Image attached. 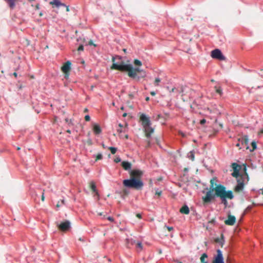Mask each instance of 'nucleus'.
<instances>
[{"label": "nucleus", "mask_w": 263, "mask_h": 263, "mask_svg": "<svg viewBox=\"0 0 263 263\" xmlns=\"http://www.w3.org/2000/svg\"><path fill=\"white\" fill-rule=\"evenodd\" d=\"M216 181V177L211 179L209 190L202 198L203 202L204 204L209 203L217 197L220 198L221 202L227 205V199H232L234 198L233 192L231 190L227 191L224 185L221 184H217Z\"/></svg>", "instance_id": "f257e3e1"}, {"label": "nucleus", "mask_w": 263, "mask_h": 263, "mask_svg": "<svg viewBox=\"0 0 263 263\" xmlns=\"http://www.w3.org/2000/svg\"><path fill=\"white\" fill-rule=\"evenodd\" d=\"M115 60V59L113 57L112 58V62H114ZM111 69H116L121 71H127L129 77L136 79L138 81H139L140 78H145L146 76V72L144 70L139 67L133 68L132 65L130 64H125L123 62L120 64L114 63L111 66Z\"/></svg>", "instance_id": "f03ea898"}, {"label": "nucleus", "mask_w": 263, "mask_h": 263, "mask_svg": "<svg viewBox=\"0 0 263 263\" xmlns=\"http://www.w3.org/2000/svg\"><path fill=\"white\" fill-rule=\"evenodd\" d=\"M130 178L124 180L123 184L124 186L133 188L136 190H141L143 186V183L141 180L143 172L139 170H134L130 172Z\"/></svg>", "instance_id": "7ed1b4c3"}, {"label": "nucleus", "mask_w": 263, "mask_h": 263, "mask_svg": "<svg viewBox=\"0 0 263 263\" xmlns=\"http://www.w3.org/2000/svg\"><path fill=\"white\" fill-rule=\"evenodd\" d=\"M140 121L141 122L142 125L143 127L145 137L146 138V142L147 145L146 147L148 148L151 146V135L154 132V129L150 126L151 121L149 117H147L145 114H141L140 116Z\"/></svg>", "instance_id": "20e7f679"}, {"label": "nucleus", "mask_w": 263, "mask_h": 263, "mask_svg": "<svg viewBox=\"0 0 263 263\" xmlns=\"http://www.w3.org/2000/svg\"><path fill=\"white\" fill-rule=\"evenodd\" d=\"M211 55L213 59H217L220 61L226 60L225 57L222 54L221 51L219 49H215L212 50Z\"/></svg>", "instance_id": "39448f33"}, {"label": "nucleus", "mask_w": 263, "mask_h": 263, "mask_svg": "<svg viewBox=\"0 0 263 263\" xmlns=\"http://www.w3.org/2000/svg\"><path fill=\"white\" fill-rule=\"evenodd\" d=\"M212 263H224L222 252L219 249L217 250V254L214 256Z\"/></svg>", "instance_id": "423d86ee"}, {"label": "nucleus", "mask_w": 263, "mask_h": 263, "mask_svg": "<svg viewBox=\"0 0 263 263\" xmlns=\"http://www.w3.org/2000/svg\"><path fill=\"white\" fill-rule=\"evenodd\" d=\"M58 227L60 230L63 232H65L67 231L70 228V223L69 221L66 220L61 222L60 224L58 225Z\"/></svg>", "instance_id": "0eeeda50"}, {"label": "nucleus", "mask_w": 263, "mask_h": 263, "mask_svg": "<svg viewBox=\"0 0 263 263\" xmlns=\"http://www.w3.org/2000/svg\"><path fill=\"white\" fill-rule=\"evenodd\" d=\"M71 62L67 61L62 67L61 69L65 74H68L70 70Z\"/></svg>", "instance_id": "6e6552de"}, {"label": "nucleus", "mask_w": 263, "mask_h": 263, "mask_svg": "<svg viewBox=\"0 0 263 263\" xmlns=\"http://www.w3.org/2000/svg\"><path fill=\"white\" fill-rule=\"evenodd\" d=\"M236 222V218L234 216L229 215L228 219L224 221V223L228 226H233Z\"/></svg>", "instance_id": "1a4fd4ad"}, {"label": "nucleus", "mask_w": 263, "mask_h": 263, "mask_svg": "<svg viewBox=\"0 0 263 263\" xmlns=\"http://www.w3.org/2000/svg\"><path fill=\"white\" fill-rule=\"evenodd\" d=\"M244 186V183L242 179L237 180V184L234 188V191L236 192H240L242 191Z\"/></svg>", "instance_id": "9d476101"}, {"label": "nucleus", "mask_w": 263, "mask_h": 263, "mask_svg": "<svg viewBox=\"0 0 263 263\" xmlns=\"http://www.w3.org/2000/svg\"><path fill=\"white\" fill-rule=\"evenodd\" d=\"M8 4L9 8L11 9H13L15 8V4L20 0H5Z\"/></svg>", "instance_id": "9b49d317"}, {"label": "nucleus", "mask_w": 263, "mask_h": 263, "mask_svg": "<svg viewBox=\"0 0 263 263\" xmlns=\"http://www.w3.org/2000/svg\"><path fill=\"white\" fill-rule=\"evenodd\" d=\"M49 4L53 6H55L57 7H59L60 6H66L65 4L61 3L59 0H53L50 2Z\"/></svg>", "instance_id": "f8f14e48"}, {"label": "nucleus", "mask_w": 263, "mask_h": 263, "mask_svg": "<svg viewBox=\"0 0 263 263\" xmlns=\"http://www.w3.org/2000/svg\"><path fill=\"white\" fill-rule=\"evenodd\" d=\"M238 141L241 142V144L245 145L246 146L248 145L249 143V138L248 136L247 135L243 136L240 138H239L238 139Z\"/></svg>", "instance_id": "ddd939ff"}, {"label": "nucleus", "mask_w": 263, "mask_h": 263, "mask_svg": "<svg viewBox=\"0 0 263 263\" xmlns=\"http://www.w3.org/2000/svg\"><path fill=\"white\" fill-rule=\"evenodd\" d=\"M89 187L93 192L96 193V195L99 197V193L96 189V185L93 181H91L89 183Z\"/></svg>", "instance_id": "4468645a"}, {"label": "nucleus", "mask_w": 263, "mask_h": 263, "mask_svg": "<svg viewBox=\"0 0 263 263\" xmlns=\"http://www.w3.org/2000/svg\"><path fill=\"white\" fill-rule=\"evenodd\" d=\"M121 165L125 170H128L131 168L132 164L127 161H123Z\"/></svg>", "instance_id": "2eb2a0df"}, {"label": "nucleus", "mask_w": 263, "mask_h": 263, "mask_svg": "<svg viewBox=\"0 0 263 263\" xmlns=\"http://www.w3.org/2000/svg\"><path fill=\"white\" fill-rule=\"evenodd\" d=\"M180 212L184 214H189L190 213V210L189 207L186 205H183L180 209Z\"/></svg>", "instance_id": "dca6fc26"}, {"label": "nucleus", "mask_w": 263, "mask_h": 263, "mask_svg": "<svg viewBox=\"0 0 263 263\" xmlns=\"http://www.w3.org/2000/svg\"><path fill=\"white\" fill-rule=\"evenodd\" d=\"M93 130L94 133L97 135L100 134L102 132L100 126L96 124L93 125Z\"/></svg>", "instance_id": "f3484780"}, {"label": "nucleus", "mask_w": 263, "mask_h": 263, "mask_svg": "<svg viewBox=\"0 0 263 263\" xmlns=\"http://www.w3.org/2000/svg\"><path fill=\"white\" fill-rule=\"evenodd\" d=\"M129 191L126 189H124L120 192V194L122 198L124 199L128 194Z\"/></svg>", "instance_id": "a211bd4d"}, {"label": "nucleus", "mask_w": 263, "mask_h": 263, "mask_svg": "<svg viewBox=\"0 0 263 263\" xmlns=\"http://www.w3.org/2000/svg\"><path fill=\"white\" fill-rule=\"evenodd\" d=\"M232 167L233 170V171H239L241 166L236 163H233L232 164Z\"/></svg>", "instance_id": "6ab92c4d"}, {"label": "nucleus", "mask_w": 263, "mask_h": 263, "mask_svg": "<svg viewBox=\"0 0 263 263\" xmlns=\"http://www.w3.org/2000/svg\"><path fill=\"white\" fill-rule=\"evenodd\" d=\"M207 258H208V255L206 253L202 254L200 258L201 262V263H208V261L206 260V259H207Z\"/></svg>", "instance_id": "aec40b11"}, {"label": "nucleus", "mask_w": 263, "mask_h": 263, "mask_svg": "<svg viewBox=\"0 0 263 263\" xmlns=\"http://www.w3.org/2000/svg\"><path fill=\"white\" fill-rule=\"evenodd\" d=\"M215 242L217 243H219L221 245V246L223 245V235L222 234H221V237L220 238H217L215 240Z\"/></svg>", "instance_id": "412c9836"}, {"label": "nucleus", "mask_w": 263, "mask_h": 263, "mask_svg": "<svg viewBox=\"0 0 263 263\" xmlns=\"http://www.w3.org/2000/svg\"><path fill=\"white\" fill-rule=\"evenodd\" d=\"M136 249L137 250V251L140 252L142 251L143 248V246L141 242H138L136 244Z\"/></svg>", "instance_id": "4be33fe9"}, {"label": "nucleus", "mask_w": 263, "mask_h": 263, "mask_svg": "<svg viewBox=\"0 0 263 263\" xmlns=\"http://www.w3.org/2000/svg\"><path fill=\"white\" fill-rule=\"evenodd\" d=\"M134 64L136 66H140L142 65V62L138 59H135L134 61Z\"/></svg>", "instance_id": "5701e85b"}, {"label": "nucleus", "mask_w": 263, "mask_h": 263, "mask_svg": "<svg viewBox=\"0 0 263 263\" xmlns=\"http://www.w3.org/2000/svg\"><path fill=\"white\" fill-rule=\"evenodd\" d=\"M189 158L192 161H194V159H195V156H194V153L193 152H190L189 154Z\"/></svg>", "instance_id": "b1692460"}, {"label": "nucleus", "mask_w": 263, "mask_h": 263, "mask_svg": "<svg viewBox=\"0 0 263 263\" xmlns=\"http://www.w3.org/2000/svg\"><path fill=\"white\" fill-rule=\"evenodd\" d=\"M108 149L110 151L112 154H115L117 152V148L114 147H109Z\"/></svg>", "instance_id": "393cba45"}, {"label": "nucleus", "mask_w": 263, "mask_h": 263, "mask_svg": "<svg viewBox=\"0 0 263 263\" xmlns=\"http://www.w3.org/2000/svg\"><path fill=\"white\" fill-rule=\"evenodd\" d=\"M239 175V171H233L232 173V176L234 177H238Z\"/></svg>", "instance_id": "a878e982"}, {"label": "nucleus", "mask_w": 263, "mask_h": 263, "mask_svg": "<svg viewBox=\"0 0 263 263\" xmlns=\"http://www.w3.org/2000/svg\"><path fill=\"white\" fill-rule=\"evenodd\" d=\"M215 88L217 93L220 95L222 93V91L220 87H215Z\"/></svg>", "instance_id": "bb28decb"}, {"label": "nucleus", "mask_w": 263, "mask_h": 263, "mask_svg": "<svg viewBox=\"0 0 263 263\" xmlns=\"http://www.w3.org/2000/svg\"><path fill=\"white\" fill-rule=\"evenodd\" d=\"M251 146L252 147V149L251 150V151H254L256 148V143L255 141H253L251 143Z\"/></svg>", "instance_id": "cd10ccee"}, {"label": "nucleus", "mask_w": 263, "mask_h": 263, "mask_svg": "<svg viewBox=\"0 0 263 263\" xmlns=\"http://www.w3.org/2000/svg\"><path fill=\"white\" fill-rule=\"evenodd\" d=\"M161 82V80L159 78H156L155 80V86H158L159 83Z\"/></svg>", "instance_id": "c85d7f7f"}, {"label": "nucleus", "mask_w": 263, "mask_h": 263, "mask_svg": "<svg viewBox=\"0 0 263 263\" xmlns=\"http://www.w3.org/2000/svg\"><path fill=\"white\" fill-rule=\"evenodd\" d=\"M102 157L103 156L101 154H98L96 156V161L102 159Z\"/></svg>", "instance_id": "c756f323"}, {"label": "nucleus", "mask_w": 263, "mask_h": 263, "mask_svg": "<svg viewBox=\"0 0 263 263\" xmlns=\"http://www.w3.org/2000/svg\"><path fill=\"white\" fill-rule=\"evenodd\" d=\"M114 161L116 162V163H118L119 162L121 161V159L119 157H116V158L114 159Z\"/></svg>", "instance_id": "7c9ffc66"}, {"label": "nucleus", "mask_w": 263, "mask_h": 263, "mask_svg": "<svg viewBox=\"0 0 263 263\" xmlns=\"http://www.w3.org/2000/svg\"><path fill=\"white\" fill-rule=\"evenodd\" d=\"M164 228H166L168 231H171L174 229L173 227H168V226H165L164 227Z\"/></svg>", "instance_id": "2f4dec72"}, {"label": "nucleus", "mask_w": 263, "mask_h": 263, "mask_svg": "<svg viewBox=\"0 0 263 263\" xmlns=\"http://www.w3.org/2000/svg\"><path fill=\"white\" fill-rule=\"evenodd\" d=\"M155 194L158 195V196H160L162 194V192L161 191H156Z\"/></svg>", "instance_id": "473e14b6"}, {"label": "nucleus", "mask_w": 263, "mask_h": 263, "mask_svg": "<svg viewBox=\"0 0 263 263\" xmlns=\"http://www.w3.org/2000/svg\"><path fill=\"white\" fill-rule=\"evenodd\" d=\"M85 121H90V116H89V115H86V116H85Z\"/></svg>", "instance_id": "72a5a7b5"}, {"label": "nucleus", "mask_w": 263, "mask_h": 263, "mask_svg": "<svg viewBox=\"0 0 263 263\" xmlns=\"http://www.w3.org/2000/svg\"><path fill=\"white\" fill-rule=\"evenodd\" d=\"M83 50H84V47H83V45H80V46L78 47V50L79 51H83Z\"/></svg>", "instance_id": "f704fd0d"}, {"label": "nucleus", "mask_w": 263, "mask_h": 263, "mask_svg": "<svg viewBox=\"0 0 263 263\" xmlns=\"http://www.w3.org/2000/svg\"><path fill=\"white\" fill-rule=\"evenodd\" d=\"M205 122H206V120H205V119H202V120H200V123L201 124H204V123H205Z\"/></svg>", "instance_id": "c9c22d12"}, {"label": "nucleus", "mask_w": 263, "mask_h": 263, "mask_svg": "<svg viewBox=\"0 0 263 263\" xmlns=\"http://www.w3.org/2000/svg\"><path fill=\"white\" fill-rule=\"evenodd\" d=\"M88 45H93L94 46H96V45L95 44H93V42L92 40H90L89 42H88Z\"/></svg>", "instance_id": "e433bc0d"}, {"label": "nucleus", "mask_w": 263, "mask_h": 263, "mask_svg": "<svg viewBox=\"0 0 263 263\" xmlns=\"http://www.w3.org/2000/svg\"><path fill=\"white\" fill-rule=\"evenodd\" d=\"M215 222V219H212L211 220L209 221V223L213 224Z\"/></svg>", "instance_id": "4c0bfd02"}, {"label": "nucleus", "mask_w": 263, "mask_h": 263, "mask_svg": "<svg viewBox=\"0 0 263 263\" xmlns=\"http://www.w3.org/2000/svg\"><path fill=\"white\" fill-rule=\"evenodd\" d=\"M62 204L61 203L60 201H58V203L56 205L57 208H59L61 206Z\"/></svg>", "instance_id": "58836bf2"}, {"label": "nucleus", "mask_w": 263, "mask_h": 263, "mask_svg": "<svg viewBox=\"0 0 263 263\" xmlns=\"http://www.w3.org/2000/svg\"><path fill=\"white\" fill-rule=\"evenodd\" d=\"M136 217H138V218L139 219H141V215L139 213H138L136 214Z\"/></svg>", "instance_id": "ea45409f"}, {"label": "nucleus", "mask_w": 263, "mask_h": 263, "mask_svg": "<svg viewBox=\"0 0 263 263\" xmlns=\"http://www.w3.org/2000/svg\"><path fill=\"white\" fill-rule=\"evenodd\" d=\"M107 219L110 221H114V218L111 217H107Z\"/></svg>", "instance_id": "a19ab883"}, {"label": "nucleus", "mask_w": 263, "mask_h": 263, "mask_svg": "<svg viewBox=\"0 0 263 263\" xmlns=\"http://www.w3.org/2000/svg\"><path fill=\"white\" fill-rule=\"evenodd\" d=\"M117 132H118V133H122V132H123V130H122V128H119V129H117Z\"/></svg>", "instance_id": "79ce46f5"}, {"label": "nucleus", "mask_w": 263, "mask_h": 263, "mask_svg": "<svg viewBox=\"0 0 263 263\" xmlns=\"http://www.w3.org/2000/svg\"><path fill=\"white\" fill-rule=\"evenodd\" d=\"M44 200H45V196H44V193L43 192V194H42V200L43 201H44Z\"/></svg>", "instance_id": "37998d69"}, {"label": "nucleus", "mask_w": 263, "mask_h": 263, "mask_svg": "<svg viewBox=\"0 0 263 263\" xmlns=\"http://www.w3.org/2000/svg\"><path fill=\"white\" fill-rule=\"evenodd\" d=\"M65 7H66V10L67 12H69V6H64Z\"/></svg>", "instance_id": "c03bdc74"}, {"label": "nucleus", "mask_w": 263, "mask_h": 263, "mask_svg": "<svg viewBox=\"0 0 263 263\" xmlns=\"http://www.w3.org/2000/svg\"><path fill=\"white\" fill-rule=\"evenodd\" d=\"M35 9H36V10H39V9H40V5H39V4H37V5H36V6H35Z\"/></svg>", "instance_id": "a18cd8bd"}, {"label": "nucleus", "mask_w": 263, "mask_h": 263, "mask_svg": "<svg viewBox=\"0 0 263 263\" xmlns=\"http://www.w3.org/2000/svg\"><path fill=\"white\" fill-rule=\"evenodd\" d=\"M151 95L152 96H155V95H156V92H154V91H151Z\"/></svg>", "instance_id": "49530a36"}, {"label": "nucleus", "mask_w": 263, "mask_h": 263, "mask_svg": "<svg viewBox=\"0 0 263 263\" xmlns=\"http://www.w3.org/2000/svg\"><path fill=\"white\" fill-rule=\"evenodd\" d=\"M60 202H61V203L62 205L65 204V200H63H63H61L60 201Z\"/></svg>", "instance_id": "de8ad7c7"}, {"label": "nucleus", "mask_w": 263, "mask_h": 263, "mask_svg": "<svg viewBox=\"0 0 263 263\" xmlns=\"http://www.w3.org/2000/svg\"><path fill=\"white\" fill-rule=\"evenodd\" d=\"M13 75L15 78H16V77H17V73H16V72H14V73H13Z\"/></svg>", "instance_id": "09e8293b"}, {"label": "nucleus", "mask_w": 263, "mask_h": 263, "mask_svg": "<svg viewBox=\"0 0 263 263\" xmlns=\"http://www.w3.org/2000/svg\"><path fill=\"white\" fill-rule=\"evenodd\" d=\"M263 134V129H261L259 132V134Z\"/></svg>", "instance_id": "8fccbe9b"}, {"label": "nucleus", "mask_w": 263, "mask_h": 263, "mask_svg": "<svg viewBox=\"0 0 263 263\" xmlns=\"http://www.w3.org/2000/svg\"><path fill=\"white\" fill-rule=\"evenodd\" d=\"M175 262L176 263H182L181 261H180L177 260H175Z\"/></svg>", "instance_id": "3c124183"}, {"label": "nucleus", "mask_w": 263, "mask_h": 263, "mask_svg": "<svg viewBox=\"0 0 263 263\" xmlns=\"http://www.w3.org/2000/svg\"><path fill=\"white\" fill-rule=\"evenodd\" d=\"M119 126L120 127V128H122L123 127V125L121 123L119 124Z\"/></svg>", "instance_id": "603ef678"}, {"label": "nucleus", "mask_w": 263, "mask_h": 263, "mask_svg": "<svg viewBox=\"0 0 263 263\" xmlns=\"http://www.w3.org/2000/svg\"><path fill=\"white\" fill-rule=\"evenodd\" d=\"M175 88H173L171 89V90L170 91V92H174V90H175Z\"/></svg>", "instance_id": "864d4df0"}, {"label": "nucleus", "mask_w": 263, "mask_h": 263, "mask_svg": "<svg viewBox=\"0 0 263 263\" xmlns=\"http://www.w3.org/2000/svg\"><path fill=\"white\" fill-rule=\"evenodd\" d=\"M126 116H127V114L126 113H124L123 115V116L124 117H125Z\"/></svg>", "instance_id": "5fc2aeb1"}, {"label": "nucleus", "mask_w": 263, "mask_h": 263, "mask_svg": "<svg viewBox=\"0 0 263 263\" xmlns=\"http://www.w3.org/2000/svg\"><path fill=\"white\" fill-rule=\"evenodd\" d=\"M146 101H148L149 100V98L148 97H146L145 99Z\"/></svg>", "instance_id": "6e6d98bb"}, {"label": "nucleus", "mask_w": 263, "mask_h": 263, "mask_svg": "<svg viewBox=\"0 0 263 263\" xmlns=\"http://www.w3.org/2000/svg\"><path fill=\"white\" fill-rule=\"evenodd\" d=\"M236 146L237 147H239L240 143H237V144L236 145Z\"/></svg>", "instance_id": "4d7b16f0"}, {"label": "nucleus", "mask_w": 263, "mask_h": 263, "mask_svg": "<svg viewBox=\"0 0 263 263\" xmlns=\"http://www.w3.org/2000/svg\"><path fill=\"white\" fill-rule=\"evenodd\" d=\"M39 15H40V16H43V13H42V12H40V14H39Z\"/></svg>", "instance_id": "13d9d810"}, {"label": "nucleus", "mask_w": 263, "mask_h": 263, "mask_svg": "<svg viewBox=\"0 0 263 263\" xmlns=\"http://www.w3.org/2000/svg\"><path fill=\"white\" fill-rule=\"evenodd\" d=\"M88 111V109L87 108H85L84 109V112H87Z\"/></svg>", "instance_id": "bf43d9fd"}, {"label": "nucleus", "mask_w": 263, "mask_h": 263, "mask_svg": "<svg viewBox=\"0 0 263 263\" xmlns=\"http://www.w3.org/2000/svg\"><path fill=\"white\" fill-rule=\"evenodd\" d=\"M67 132L68 133H71L70 130L69 129H68V130H67Z\"/></svg>", "instance_id": "052dcab7"}, {"label": "nucleus", "mask_w": 263, "mask_h": 263, "mask_svg": "<svg viewBox=\"0 0 263 263\" xmlns=\"http://www.w3.org/2000/svg\"><path fill=\"white\" fill-rule=\"evenodd\" d=\"M125 137L126 139H128V135H126Z\"/></svg>", "instance_id": "680f3d73"}, {"label": "nucleus", "mask_w": 263, "mask_h": 263, "mask_svg": "<svg viewBox=\"0 0 263 263\" xmlns=\"http://www.w3.org/2000/svg\"><path fill=\"white\" fill-rule=\"evenodd\" d=\"M20 149H21V148L20 147H17V150H20Z\"/></svg>", "instance_id": "e2e57ef3"}, {"label": "nucleus", "mask_w": 263, "mask_h": 263, "mask_svg": "<svg viewBox=\"0 0 263 263\" xmlns=\"http://www.w3.org/2000/svg\"><path fill=\"white\" fill-rule=\"evenodd\" d=\"M123 51H124V52H126V49H123Z\"/></svg>", "instance_id": "0e129e2a"}, {"label": "nucleus", "mask_w": 263, "mask_h": 263, "mask_svg": "<svg viewBox=\"0 0 263 263\" xmlns=\"http://www.w3.org/2000/svg\"><path fill=\"white\" fill-rule=\"evenodd\" d=\"M121 110H123V109H124V107H122L121 108Z\"/></svg>", "instance_id": "69168bd1"}, {"label": "nucleus", "mask_w": 263, "mask_h": 263, "mask_svg": "<svg viewBox=\"0 0 263 263\" xmlns=\"http://www.w3.org/2000/svg\"><path fill=\"white\" fill-rule=\"evenodd\" d=\"M180 134H181V135H182V136H184V134H183V133H180Z\"/></svg>", "instance_id": "338daca9"}, {"label": "nucleus", "mask_w": 263, "mask_h": 263, "mask_svg": "<svg viewBox=\"0 0 263 263\" xmlns=\"http://www.w3.org/2000/svg\"><path fill=\"white\" fill-rule=\"evenodd\" d=\"M65 121H66V122H68V119H65Z\"/></svg>", "instance_id": "774afa93"}]
</instances>
